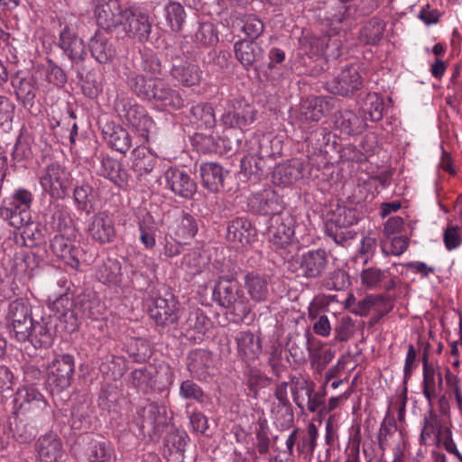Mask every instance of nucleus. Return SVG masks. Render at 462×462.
Instances as JSON below:
<instances>
[{"label":"nucleus","instance_id":"nucleus-1","mask_svg":"<svg viewBox=\"0 0 462 462\" xmlns=\"http://www.w3.org/2000/svg\"><path fill=\"white\" fill-rule=\"evenodd\" d=\"M130 90L140 99L159 103L172 109L184 106L180 93L171 88L162 79L147 77L135 71H130L126 78Z\"/></svg>","mask_w":462,"mask_h":462},{"label":"nucleus","instance_id":"nucleus-2","mask_svg":"<svg viewBox=\"0 0 462 462\" xmlns=\"http://www.w3.org/2000/svg\"><path fill=\"white\" fill-rule=\"evenodd\" d=\"M213 300L229 309L237 320H244L251 312V304L240 283L230 275L220 276L213 290Z\"/></svg>","mask_w":462,"mask_h":462},{"label":"nucleus","instance_id":"nucleus-3","mask_svg":"<svg viewBox=\"0 0 462 462\" xmlns=\"http://www.w3.org/2000/svg\"><path fill=\"white\" fill-rule=\"evenodd\" d=\"M356 223L357 216L355 209L337 205L335 209H331L328 213L325 232L336 244L345 245L356 235L351 228Z\"/></svg>","mask_w":462,"mask_h":462},{"label":"nucleus","instance_id":"nucleus-4","mask_svg":"<svg viewBox=\"0 0 462 462\" xmlns=\"http://www.w3.org/2000/svg\"><path fill=\"white\" fill-rule=\"evenodd\" d=\"M290 269L297 276L316 280L324 276L329 266L328 253L321 248L309 250L289 262Z\"/></svg>","mask_w":462,"mask_h":462},{"label":"nucleus","instance_id":"nucleus-5","mask_svg":"<svg viewBox=\"0 0 462 462\" xmlns=\"http://www.w3.org/2000/svg\"><path fill=\"white\" fill-rule=\"evenodd\" d=\"M14 415L24 416L42 423L50 415V408L42 394L34 388H23L16 393Z\"/></svg>","mask_w":462,"mask_h":462},{"label":"nucleus","instance_id":"nucleus-6","mask_svg":"<svg viewBox=\"0 0 462 462\" xmlns=\"http://www.w3.org/2000/svg\"><path fill=\"white\" fill-rule=\"evenodd\" d=\"M33 319L32 307L26 299H16L10 302L6 314V324L10 334L19 342H25L30 337Z\"/></svg>","mask_w":462,"mask_h":462},{"label":"nucleus","instance_id":"nucleus-7","mask_svg":"<svg viewBox=\"0 0 462 462\" xmlns=\"http://www.w3.org/2000/svg\"><path fill=\"white\" fill-rule=\"evenodd\" d=\"M116 111L124 122L131 125L143 137L147 138L153 121L146 109L135 100L121 98L115 105Z\"/></svg>","mask_w":462,"mask_h":462},{"label":"nucleus","instance_id":"nucleus-8","mask_svg":"<svg viewBox=\"0 0 462 462\" xmlns=\"http://www.w3.org/2000/svg\"><path fill=\"white\" fill-rule=\"evenodd\" d=\"M295 223L294 217L289 212L271 217L267 229L269 241L277 249H287L294 240Z\"/></svg>","mask_w":462,"mask_h":462},{"label":"nucleus","instance_id":"nucleus-9","mask_svg":"<svg viewBox=\"0 0 462 462\" xmlns=\"http://www.w3.org/2000/svg\"><path fill=\"white\" fill-rule=\"evenodd\" d=\"M134 420L143 432L155 435L168 425L167 409L164 405L149 402L138 409Z\"/></svg>","mask_w":462,"mask_h":462},{"label":"nucleus","instance_id":"nucleus-10","mask_svg":"<svg viewBox=\"0 0 462 462\" xmlns=\"http://www.w3.org/2000/svg\"><path fill=\"white\" fill-rule=\"evenodd\" d=\"M363 86V79L356 65L346 66L325 82L326 89L335 95L350 97Z\"/></svg>","mask_w":462,"mask_h":462},{"label":"nucleus","instance_id":"nucleus-11","mask_svg":"<svg viewBox=\"0 0 462 462\" xmlns=\"http://www.w3.org/2000/svg\"><path fill=\"white\" fill-rule=\"evenodd\" d=\"M78 22L66 23L60 32L59 45L74 64L82 63L87 57L84 41L78 35Z\"/></svg>","mask_w":462,"mask_h":462},{"label":"nucleus","instance_id":"nucleus-12","mask_svg":"<svg viewBox=\"0 0 462 462\" xmlns=\"http://www.w3.org/2000/svg\"><path fill=\"white\" fill-rule=\"evenodd\" d=\"M148 312L157 326L174 325L180 319L179 302L171 292H166L164 296H158L152 300Z\"/></svg>","mask_w":462,"mask_h":462},{"label":"nucleus","instance_id":"nucleus-13","mask_svg":"<svg viewBox=\"0 0 462 462\" xmlns=\"http://www.w3.org/2000/svg\"><path fill=\"white\" fill-rule=\"evenodd\" d=\"M74 374V357L69 354L56 356L47 366V382L58 390L68 388Z\"/></svg>","mask_w":462,"mask_h":462},{"label":"nucleus","instance_id":"nucleus-14","mask_svg":"<svg viewBox=\"0 0 462 462\" xmlns=\"http://www.w3.org/2000/svg\"><path fill=\"white\" fill-rule=\"evenodd\" d=\"M170 74L180 86L189 88L199 84L201 70L197 64L187 60L183 53L171 55Z\"/></svg>","mask_w":462,"mask_h":462},{"label":"nucleus","instance_id":"nucleus-15","mask_svg":"<svg viewBox=\"0 0 462 462\" xmlns=\"http://www.w3.org/2000/svg\"><path fill=\"white\" fill-rule=\"evenodd\" d=\"M126 10L117 0H96L94 13L97 24L111 32L123 24Z\"/></svg>","mask_w":462,"mask_h":462},{"label":"nucleus","instance_id":"nucleus-16","mask_svg":"<svg viewBox=\"0 0 462 462\" xmlns=\"http://www.w3.org/2000/svg\"><path fill=\"white\" fill-rule=\"evenodd\" d=\"M51 249L52 253L64 263L75 270H79L81 263L88 262L84 257L85 252L74 243L62 235H56L51 240Z\"/></svg>","mask_w":462,"mask_h":462},{"label":"nucleus","instance_id":"nucleus-17","mask_svg":"<svg viewBox=\"0 0 462 462\" xmlns=\"http://www.w3.org/2000/svg\"><path fill=\"white\" fill-rule=\"evenodd\" d=\"M40 181L42 189L54 199L63 198L69 185L65 171L58 163L48 165Z\"/></svg>","mask_w":462,"mask_h":462},{"label":"nucleus","instance_id":"nucleus-18","mask_svg":"<svg viewBox=\"0 0 462 462\" xmlns=\"http://www.w3.org/2000/svg\"><path fill=\"white\" fill-rule=\"evenodd\" d=\"M310 165L299 159H291L274 168L273 182L276 185H290L300 179L310 177Z\"/></svg>","mask_w":462,"mask_h":462},{"label":"nucleus","instance_id":"nucleus-19","mask_svg":"<svg viewBox=\"0 0 462 462\" xmlns=\"http://www.w3.org/2000/svg\"><path fill=\"white\" fill-rule=\"evenodd\" d=\"M88 234L101 245L112 243L116 236L114 220L106 212L95 214L88 224Z\"/></svg>","mask_w":462,"mask_h":462},{"label":"nucleus","instance_id":"nucleus-20","mask_svg":"<svg viewBox=\"0 0 462 462\" xmlns=\"http://www.w3.org/2000/svg\"><path fill=\"white\" fill-rule=\"evenodd\" d=\"M121 25L129 37L142 42L148 41L152 31L148 15L140 11L127 9Z\"/></svg>","mask_w":462,"mask_h":462},{"label":"nucleus","instance_id":"nucleus-21","mask_svg":"<svg viewBox=\"0 0 462 462\" xmlns=\"http://www.w3.org/2000/svg\"><path fill=\"white\" fill-rule=\"evenodd\" d=\"M17 99L24 107H32L38 90V78L35 74L22 76L18 71L11 77Z\"/></svg>","mask_w":462,"mask_h":462},{"label":"nucleus","instance_id":"nucleus-22","mask_svg":"<svg viewBox=\"0 0 462 462\" xmlns=\"http://www.w3.org/2000/svg\"><path fill=\"white\" fill-rule=\"evenodd\" d=\"M35 450L41 462H59L63 455L62 441L56 433L48 432L38 439Z\"/></svg>","mask_w":462,"mask_h":462},{"label":"nucleus","instance_id":"nucleus-23","mask_svg":"<svg viewBox=\"0 0 462 462\" xmlns=\"http://www.w3.org/2000/svg\"><path fill=\"white\" fill-rule=\"evenodd\" d=\"M252 210L260 215L275 216L282 211V204L279 196L272 189H265L254 194L249 201Z\"/></svg>","mask_w":462,"mask_h":462},{"label":"nucleus","instance_id":"nucleus-24","mask_svg":"<svg viewBox=\"0 0 462 462\" xmlns=\"http://www.w3.org/2000/svg\"><path fill=\"white\" fill-rule=\"evenodd\" d=\"M165 179L171 189L182 198L190 199L197 190V185L190 176L177 168H169Z\"/></svg>","mask_w":462,"mask_h":462},{"label":"nucleus","instance_id":"nucleus-25","mask_svg":"<svg viewBox=\"0 0 462 462\" xmlns=\"http://www.w3.org/2000/svg\"><path fill=\"white\" fill-rule=\"evenodd\" d=\"M255 119L254 109L239 103L237 106H230L222 116V123L231 128H243L252 124Z\"/></svg>","mask_w":462,"mask_h":462},{"label":"nucleus","instance_id":"nucleus-26","mask_svg":"<svg viewBox=\"0 0 462 462\" xmlns=\"http://www.w3.org/2000/svg\"><path fill=\"white\" fill-rule=\"evenodd\" d=\"M199 172L203 186L211 192H219L224 188V180L228 174V171L217 162L202 163Z\"/></svg>","mask_w":462,"mask_h":462},{"label":"nucleus","instance_id":"nucleus-27","mask_svg":"<svg viewBox=\"0 0 462 462\" xmlns=\"http://www.w3.org/2000/svg\"><path fill=\"white\" fill-rule=\"evenodd\" d=\"M213 365L211 352L205 349H195L188 356L187 367L192 376L198 379H206Z\"/></svg>","mask_w":462,"mask_h":462},{"label":"nucleus","instance_id":"nucleus-28","mask_svg":"<svg viewBox=\"0 0 462 462\" xmlns=\"http://www.w3.org/2000/svg\"><path fill=\"white\" fill-rule=\"evenodd\" d=\"M250 143L252 146H256L254 152L263 160L280 156L282 152V138L270 133L253 138Z\"/></svg>","mask_w":462,"mask_h":462},{"label":"nucleus","instance_id":"nucleus-29","mask_svg":"<svg viewBox=\"0 0 462 462\" xmlns=\"http://www.w3.org/2000/svg\"><path fill=\"white\" fill-rule=\"evenodd\" d=\"M188 117L198 132H211L216 126L215 112L212 106L208 103H199L193 106L189 110Z\"/></svg>","mask_w":462,"mask_h":462},{"label":"nucleus","instance_id":"nucleus-30","mask_svg":"<svg viewBox=\"0 0 462 462\" xmlns=\"http://www.w3.org/2000/svg\"><path fill=\"white\" fill-rule=\"evenodd\" d=\"M236 342L238 355L245 362L255 360L261 354V340L249 330L239 332Z\"/></svg>","mask_w":462,"mask_h":462},{"label":"nucleus","instance_id":"nucleus-31","mask_svg":"<svg viewBox=\"0 0 462 462\" xmlns=\"http://www.w3.org/2000/svg\"><path fill=\"white\" fill-rule=\"evenodd\" d=\"M88 45L92 57L101 64L112 61L116 56L115 46L102 32H97L90 39Z\"/></svg>","mask_w":462,"mask_h":462},{"label":"nucleus","instance_id":"nucleus-32","mask_svg":"<svg viewBox=\"0 0 462 462\" xmlns=\"http://www.w3.org/2000/svg\"><path fill=\"white\" fill-rule=\"evenodd\" d=\"M210 319L200 309H189L181 329L186 337H195V334L204 335L210 328Z\"/></svg>","mask_w":462,"mask_h":462},{"label":"nucleus","instance_id":"nucleus-33","mask_svg":"<svg viewBox=\"0 0 462 462\" xmlns=\"http://www.w3.org/2000/svg\"><path fill=\"white\" fill-rule=\"evenodd\" d=\"M393 309V303L389 297L383 295L367 296L353 306L351 311L361 317L366 316L371 310H375L380 316L387 314Z\"/></svg>","mask_w":462,"mask_h":462},{"label":"nucleus","instance_id":"nucleus-34","mask_svg":"<svg viewBox=\"0 0 462 462\" xmlns=\"http://www.w3.org/2000/svg\"><path fill=\"white\" fill-rule=\"evenodd\" d=\"M236 58L248 69L263 58V50L256 42L240 40L234 46Z\"/></svg>","mask_w":462,"mask_h":462},{"label":"nucleus","instance_id":"nucleus-35","mask_svg":"<svg viewBox=\"0 0 462 462\" xmlns=\"http://www.w3.org/2000/svg\"><path fill=\"white\" fill-rule=\"evenodd\" d=\"M330 110L331 106L324 97H311L301 105L300 120L302 122H318Z\"/></svg>","mask_w":462,"mask_h":462},{"label":"nucleus","instance_id":"nucleus-36","mask_svg":"<svg viewBox=\"0 0 462 462\" xmlns=\"http://www.w3.org/2000/svg\"><path fill=\"white\" fill-rule=\"evenodd\" d=\"M311 335L309 331L303 334L294 333L290 336L287 348L296 364L305 363L310 357L312 350L310 347Z\"/></svg>","mask_w":462,"mask_h":462},{"label":"nucleus","instance_id":"nucleus-37","mask_svg":"<svg viewBox=\"0 0 462 462\" xmlns=\"http://www.w3.org/2000/svg\"><path fill=\"white\" fill-rule=\"evenodd\" d=\"M105 141L112 148L125 153L132 146L129 133L119 125L106 124L103 128Z\"/></svg>","mask_w":462,"mask_h":462},{"label":"nucleus","instance_id":"nucleus-38","mask_svg":"<svg viewBox=\"0 0 462 462\" xmlns=\"http://www.w3.org/2000/svg\"><path fill=\"white\" fill-rule=\"evenodd\" d=\"M335 125L346 134H356L362 133L366 126L363 116H358L352 110H340L335 116Z\"/></svg>","mask_w":462,"mask_h":462},{"label":"nucleus","instance_id":"nucleus-39","mask_svg":"<svg viewBox=\"0 0 462 462\" xmlns=\"http://www.w3.org/2000/svg\"><path fill=\"white\" fill-rule=\"evenodd\" d=\"M75 309L82 317L97 319L103 314L104 306L95 292L85 291L78 296Z\"/></svg>","mask_w":462,"mask_h":462},{"label":"nucleus","instance_id":"nucleus-40","mask_svg":"<svg viewBox=\"0 0 462 462\" xmlns=\"http://www.w3.org/2000/svg\"><path fill=\"white\" fill-rule=\"evenodd\" d=\"M255 235V230L246 218L237 217L229 222L226 237L229 241L239 243L242 245L251 242Z\"/></svg>","mask_w":462,"mask_h":462},{"label":"nucleus","instance_id":"nucleus-41","mask_svg":"<svg viewBox=\"0 0 462 462\" xmlns=\"http://www.w3.org/2000/svg\"><path fill=\"white\" fill-rule=\"evenodd\" d=\"M122 266L117 259L107 257L97 267V279L108 286H119L122 282Z\"/></svg>","mask_w":462,"mask_h":462},{"label":"nucleus","instance_id":"nucleus-42","mask_svg":"<svg viewBox=\"0 0 462 462\" xmlns=\"http://www.w3.org/2000/svg\"><path fill=\"white\" fill-rule=\"evenodd\" d=\"M38 424L24 416L15 415L14 421H10L9 428L13 438L20 443H29L38 432Z\"/></svg>","mask_w":462,"mask_h":462},{"label":"nucleus","instance_id":"nucleus-43","mask_svg":"<svg viewBox=\"0 0 462 462\" xmlns=\"http://www.w3.org/2000/svg\"><path fill=\"white\" fill-rule=\"evenodd\" d=\"M113 448L104 439H90L84 448V457L88 462H110Z\"/></svg>","mask_w":462,"mask_h":462},{"label":"nucleus","instance_id":"nucleus-44","mask_svg":"<svg viewBox=\"0 0 462 462\" xmlns=\"http://www.w3.org/2000/svg\"><path fill=\"white\" fill-rule=\"evenodd\" d=\"M266 169L265 160L254 152L251 146L250 152L241 159V171L248 180H259Z\"/></svg>","mask_w":462,"mask_h":462},{"label":"nucleus","instance_id":"nucleus-45","mask_svg":"<svg viewBox=\"0 0 462 462\" xmlns=\"http://www.w3.org/2000/svg\"><path fill=\"white\" fill-rule=\"evenodd\" d=\"M26 341H30L35 348L48 347L52 344L53 333L44 319L41 322H32L30 337Z\"/></svg>","mask_w":462,"mask_h":462},{"label":"nucleus","instance_id":"nucleus-46","mask_svg":"<svg viewBox=\"0 0 462 462\" xmlns=\"http://www.w3.org/2000/svg\"><path fill=\"white\" fill-rule=\"evenodd\" d=\"M171 235L174 236L176 239L187 244L197 234L198 226L191 215L183 213L176 220V224L171 228Z\"/></svg>","mask_w":462,"mask_h":462},{"label":"nucleus","instance_id":"nucleus-47","mask_svg":"<svg viewBox=\"0 0 462 462\" xmlns=\"http://www.w3.org/2000/svg\"><path fill=\"white\" fill-rule=\"evenodd\" d=\"M245 284L251 298L255 301L267 299L269 282L266 276L257 273H248L245 278Z\"/></svg>","mask_w":462,"mask_h":462},{"label":"nucleus","instance_id":"nucleus-48","mask_svg":"<svg viewBox=\"0 0 462 462\" xmlns=\"http://www.w3.org/2000/svg\"><path fill=\"white\" fill-rule=\"evenodd\" d=\"M444 430L440 426L439 416L432 410L429 411L423 418V427L420 433L421 443L427 444L430 440L435 439L440 443V435H442Z\"/></svg>","mask_w":462,"mask_h":462},{"label":"nucleus","instance_id":"nucleus-49","mask_svg":"<svg viewBox=\"0 0 462 462\" xmlns=\"http://www.w3.org/2000/svg\"><path fill=\"white\" fill-rule=\"evenodd\" d=\"M0 217L8 222L14 228H23L31 220V214L25 208H19L17 205L4 206L0 208Z\"/></svg>","mask_w":462,"mask_h":462},{"label":"nucleus","instance_id":"nucleus-50","mask_svg":"<svg viewBox=\"0 0 462 462\" xmlns=\"http://www.w3.org/2000/svg\"><path fill=\"white\" fill-rule=\"evenodd\" d=\"M98 171L100 175L119 186L126 180V173L123 170L121 162L111 157L102 158Z\"/></svg>","mask_w":462,"mask_h":462},{"label":"nucleus","instance_id":"nucleus-51","mask_svg":"<svg viewBox=\"0 0 462 462\" xmlns=\"http://www.w3.org/2000/svg\"><path fill=\"white\" fill-rule=\"evenodd\" d=\"M138 70L151 77H157L162 73V64L158 55L152 51H140V59L136 64Z\"/></svg>","mask_w":462,"mask_h":462},{"label":"nucleus","instance_id":"nucleus-52","mask_svg":"<svg viewBox=\"0 0 462 462\" xmlns=\"http://www.w3.org/2000/svg\"><path fill=\"white\" fill-rule=\"evenodd\" d=\"M134 160L133 162V169L139 175L150 173L156 162L157 159L145 148H137L134 151Z\"/></svg>","mask_w":462,"mask_h":462},{"label":"nucleus","instance_id":"nucleus-53","mask_svg":"<svg viewBox=\"0 0 462 462\" xmlns=\"http://www.w3.org/2000/svg\"><path fill=\"white\" fill-rule=\"evenodd\" d=\"M384 27V23L380 19H371L361 30V41L371 45L378 43L383 37Z\"/></svg>","mask_w":462,"mask_h":462},{"label":"nucleus","instance_id":"nucleus-54","mask_svg":"<svg viewBox=\"0 0 462 462\" xmlns=\"http://www.w3.org/2000/svg\"><path fill=\"white\" fill-rule=\"evenodd\" d=\"M165 17L172 31H180L185 19L183 6L177 2H169L165 6Z\"/></svg>","mask_w":462,"mask_h":462},{"label":"nucleus","instance_id":"nucleus-55","mask_svg":"<svg viewBox=\"0 0 462 462\" xmlns=\"http://www.w3.org/2000/svg\"><path fill=\"white\" fill-rule=\"evenodd\" d=\"M300 389L305 391L308 397V410L310 412H324L325 390L323 389L322 392L314 393V383H308L307 382H305L304 385L300 386Z\"/></svg>","mask_w":462,"mask_h":462},{"label":"nucleus","instance_id":"nucleus-56","mask_svg":"<svg viewBox=\"0 0 462 462\" xmlns=\"http://www.w3.org/2000/svg\"><path fill=\"white\" fill-rule=\"evenodd\" d=\"M180 395L184 399L194 400L199 403L208 402V397L204 393L201 387L192 380H186L181 383Z\"/></svg>","mask_w":462,"mask_h":462},{"label":"nucleus","instance_id":"nucleus-57","mask_svg":"<svg viewBox=\"0 0 462 462\" xmlns=\"http://www.w3.org/2000/svg\"><path fill=\"white\" fill-rule=\"evenodd\" d=\"M242 23V31L251 42L259 38L264 31L263 22L254 14L245 16Z\"/></svg>","mask_w":462,"mask_h":462},{"label":"nucleus","instance_id":"nucleus-58","mask_svg":"<svg viewBox=\"0 0 462 462\" xmlns=\"http://www.w3.org/2000/svg\"><path fill=\"white\" fill-rule=\"evenodd\" d=\"M194 42L201 46H210L217 42V34L210 23H201L194 34Z\"/></svg>","mask_w":462,"mask_h":462},{"label":"nucleus","instance_id":"nucleus-59","mask_svg":"<svg viewBox=\"0 0 462 462\" xmlns=\"http://www.w3.org/2000/svg\"><path fill=\"white\" fill-rule=\"evenodd\" d=\"M207 262L199 250H192L184 254L181 266L191 274L199 273L202 271Z\"/></svg>","mask_w":462,"mask_h":462},{"label":"nucleus","instance_id":"nucleus-60","mask_svg":"<svg viewBox=\"0 0 462 462\" xmlns=\"http://www.w3.org/2000/svg\"><path fill=\"white\" fill-rule=\"evenodd\" d=\"M443 242L448 251L459 247L462 245V228L453 224H448L443 231Z\"/></svg>","mask_w":462,"mask_h":462},{"label":"nucleus","instance_id":"nucleus-61","mask_svg":"<svg viewBox=\"0 0 462 462\" xmlns=\"http://www.w3.org/2000/svg\"><path fill=\"white\" fill-rule=\"evenodd\" d=\"M388 272L375 267L365 269L361 273L362 283L368 288H375L386 280Z\"/></svg>","mask_w":462,"mask_h":462},{"label":"nucleus","instance_id":"nucleus-62","mask_svg":"<svg viewBox=\"0 0 462 462\" xmlns=\"http://www.w3.org/2000/svg\"><path fill=\"white\" fill-rule=\"evenodd\" d=\"M318 430L313 423H310L308 427V433L297 444V452L300 456L305 452L313 454L317 446Z\"/></svg>","mask_w":462,"mask_h":462},{"label":"nucleus","instance_id":"nucleus-63","mask_svg":"<svg viewBox=\"0 0 462 462\" xmlns=\"http://www.w3.org/2000/svg\"><path fill=\"white\" fill-rule=\"evenodd\" d=\"M383 105L376 94H369L364 108L365 114L368 115L369 120L377 122L383 117Z\"/></svg>","mask_w":462,"mask_h":462},{"label":"nucleus","instance_id":"nucleus-64","mask_svg":"<svg viewBox=\"0 0 462 462\" xmlns=\"http://www.w3.org/2000/svg\"><path fill=\"white\" fill-rule=\"evenodd\" d=\"M140 241L145 249H153L156 245L155 236L157 227L152 223H147L145 220L139 222Z\"/></svg>","mask_w":462,"mask_h":462}]
</instances>
